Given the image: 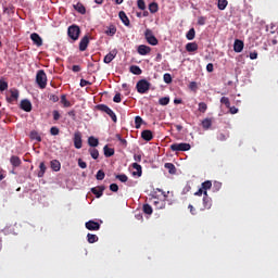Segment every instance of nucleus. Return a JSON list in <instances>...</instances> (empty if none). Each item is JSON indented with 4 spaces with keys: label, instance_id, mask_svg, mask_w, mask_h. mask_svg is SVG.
<instances>
[{
    "label": "nucleus",
    "instance_id": "nucleus-1",
    "mask_svg": "<svg viewBox=\"0 0 278 278\" xmlns=\"http://www.w3.org/2000/svg\"><path fill=\"white\" fill-rule=\"evenodd\" d=\"M136 89L139 94H146V92L151 90V83H149L147 79H141L137 83Z\"/></svg>",
    "mask_w": 278,
    "mask_h": 278
},
{
    "label": "nucleus",
    "instance_id": "nucleus-2",
    "mask_svg": "<svg viewBox=\"0 0 278 278\" xmlns=\"http://www.w3.org/2000/svg\"><path fill=\"white\" fill-rule=\"evenodd\" d=\"M36 83L43 90V88H47V73H45L42 70H39L36 75Z\"/></svg>",
    "mask_w": 278,
    "mask_h": 278
},
{
    "label": "nucleus",
    "instance_id": "nucleus-3",
    "mask_svg": "<svg viewBox=\"0 0 278 278\" xmlns=\"http://www.w3.org/2000/svg\"><path fill=\"white\" fill-rule=\"evenodd\" d=\"M79 34H81V29L77 25H72L67 28V36L74 41L79 40Z\"/></svg>",
    "mask_w": 278,
    "mask_h": 278
},
{
    "label": "nucleus",
    "instance_id": "nucleus-4",
    "mask_svg": "<svg viewBox=\"0 0 278 278\" xmlns=\"http://www.w3.org/2000/svg\"><path fill=\"white\" fill-rule=\"evenodd\" d=\"M98 110H100V112H104L105 114H108V116H110V118L113 121V123H116V121H117L116 113H114V111H112V109H110V106H108L105 104H100V105H98Z\"/></svg>",
    "mask_w": 278,
    "mask_h": 278
},
{
    "label": "nucleus",
    "instance_id": "nucleus-5",
    "mask_svg": "<svg viewBox=\"0 0 278 278\" xmlns=\"http://www.w3.org/2000/svg\"><path fill=\"white\" fill-rule=\"evenodd\" d=\"M144 36L148 43H150L152 47H156L159 41L157 38L153 35V30L147 29Z\"/></svg>",
    "mask_w": 278,
    "mask_h": 278
},
{
    "label": "nucleus",
    "instance_id": "nucleus-6",
    "mask_svg": "<svg viewBox=\"0 0 278 278\" xmlns=\"http://www.w3.org/2000/svg\"><path fill=\"white\" fill-rule=\"evenodd\" d=\"M172 151H190V149H192V147L190 146V143H173L170 146Z\"/></svg>",
    "mask_w": 278,
    "mask_h": 278
},
{
    "label": "nucleus",
    "instance_id": "nucleus-7",
    "mask_svg": "<svg viewBox=\"0 0 278 278\" xmlns=\"http://www.w3.org/2000/svg\"><path fill=\"white\" fill-rule=\"evenodd\" d=\"M86 229L89 231H99L101 229V225L94 220H89L85 224Z\"/></svg>",
    "mask_w": 278,
    "mask_h": 278
},
{
    "label": "nucleus",
    "instance_id": "nucleus-8",
    "mask_svg": "<svg viewBox=\"0 0 278 278\" xmlns=\"http://www.w3.org/2000/svg\"><path fill=\"white\" fill-rule=\"evenodd\" d=\"M74 147H75V149H81V147H83L81 132H79V131H76L74 134Z\"/></svg>",
    "mask_w": 278,
    "mask_h": 278
},
{
    "label": "nucleus",
    "instance_id": "nucleus-9",
    "mask_svg": "<svg viewBox=\"0 0 278 278\" xmlns=\"http://www.w3.org/2000/svg\"><path fill=\"white\" fill-rule=\"evenodd\" d=\"M104 191H105V187H103V186H98V187L91 188V192H92V194L96 195L97 199H101V197H103Z\"/></svg>",
    "mask_w": 278,
    "mask_h": 278
},
{
    "label": "nucleus",
    "instance_id": "nucleus-10",
    "mask_svg": "<svg viewBox=\"0 0 278 278\" xmlns=\"http://www.w3.org/2000/svg\"><path fill=\"white\" fill-rule=\"evenodd\" d=\"M137 53H139V55H149V53H151V47L140 45L137 49Z\"/></svg>",
    "mask_w": 278,
    "mask_h": 278
},
{
    "label": "nucleus",
    "instance_id": "nucleus-11",
    "mask_svg": "<svg viewBox=\"0 0 278 278\" xmlns=\"http://www.w3.org/2000/svg\"><path fill=\"white\" fill-rule=\"evenodd\" d=\"M30 40H33L34 45H36V47H42V37H40V35H38V33H33L30 35Z\"/></svg>",
    "mask_w": 278,
    "mask_h": 278
},
{
    "label": "nucleus",
    "instance_id": "nucleus-12",
    "mask_svg": "<svg viewBox=\"0 0 278 278\" xmlns=\"http://www.w3.org/2000/svg\"><path fill=\"white\" fill-rule=\"evenodd\" d=\"M244 49V41L237 39L233 43V51L236 53H242V50Z\"/></svg>",
    "mask_w": 278,
    "mask_h": 278
},
{
    "label": "nucleus",
    "instance_id": "nucleus-13",
    "mask_svg": "<svg viewBox=\"0 0 278 278\" xmlns=\"http://www.w3.org/2000/svg\"><path fill=\"white\" fill-rule=\"evenodd\" d=\"M88 45H90V38L85 36L79 42V51H86L88 49Z\"/></svg>",
    "mask_w": 278,
    "mask_h": 278
},
{
    "label": "nucleus",
    "instance_id": "nucleus-14",
    "mask_svg": "<svg viewBox=\"0 0 278 278\" xmlns=\"http://www.w3.org/2000/svg\"><path fill=\"white\" fill-rule=\"evenodd\" d=\"M132 168L136 172H132L134 177H142V166L138 163H132Z\"/></svg>",
    "mask_w": 278,
    "mask_h": 278
},
{
    "label": "nucleus",
    "instance_id": "nucleus-15",
    "mask_svg": "<svg viewBox=\"0 0 278 278\" xmlns=\"http://www.w3.org/2000/svg\"><path fill=\"white\" fill-rule=\"evenodd\" d=\"M21 109L24 110V112H31V101L25 99L21 101Z\"/></svg>",
    "mask_w": 278,
    "mask_h": 278
},
{
    "label": "nucleus",
    "instance_id": "nucleus-16",
    "mask_svg": "<svg viewBox=\"0 0 278 278\" xmlns=\"http://www.w3.org/2000/svg\"><path fill=\"white\" fill-rule=\"evenodd\" d=\"M10 97L7 98L9 103H12L14 101H18V89H11L10 90Z\"/></svg>",
    "mask_w": 278,
    "mask_h": 278
},
{
    "label": "nucleus",
    "instance_id": "nucleus-17",
    "mask_svg": "<svg viewBox=\"0 0 278 278\" xmlns=\"http://www.w3.org/2000/svg\"><path fill=\"white\" fill-rule=\"evenodd\" d=\"M116 50H112L104 56V64H110L116 58Z\"/></svg>",
    "mask_w": 278,
    "mask_h": 278
},
{
    "label": "nucleus",
    "instance_id": "nucleus-18",
    "mask_svg": "<svg viewBox=\"0 0 278 278\" xmlns=\"http://www.w3.org/2000/svg\"><path fill=\"white\" fill-rule=\"evenodd\" d=\"M141 138L147 142H151V140H153V132L151 130H143L141 132Z\"/></svg>",
    "mask_w": 278,
    "mask_h": 278
},
{
    "label": "nucleus",
    "instance_id": "nucleus-19",
    "mask_svg": "<svg viewBox=\"0 0 278 278\" xmlns=\"http://www.w3.org/2000/svg\"><path fill=\"white\" fill-rule=\"evenodd\" d=\"M186 51H188V53L199 51V45H197V42H189L186 45Z\"/></svg>",
    "mask_w": 278,
    "mask_h": 278
},
{
    "label": "nucleus",
    "instance_id": "nucleus-20",
    "mask_svg": "<svg viewBox=\"0 0 278 278\" xmlns=\"http://www.w3.org/2000/svg\"><path fill=\"white\" fill-rule=\"evenodd\" d=\"M50 166L54 173H59L60 168H62V164L58 160H53L50 162Z\"/></svg>",
    "mask_w": 278,
    "mask_h": 278
},
{
    "label": "nucleus",
    "instance_id": "nucleus-21",
    "mask_svg": "<svg viewBox=\"0 0 278 278\" xmlns=\"http://www.w3.org/2000/svg\"><path fill=\"white\" fill-rule=\"evenodd\" d=\"M203 206H204V210L212 208V198L207 197V194L203 197Z\"/></svg>",
    "mask_w": 278,
    "mask_h": 278
},
{
    "label": "nucleus",
    "instance_id": "nucleus-22",
    "mask_svg": "<svg viewBox=\"0 0 278 278\" xmlns=\"http://www.w3.org/2000/svg\"><path fill=\"white\" fill-rule=\"evenodd\" d=\"M29 137L30 140H35V142H42V137H40V134L36 130H31Z\"/></svg>",
    "mask_w": 278,
    "mask_h": 278
},
{
    "label": "nucleus",
    "instance_id": "nucleus-23",
    "mask_svg": "<svg viewBox=\"0 0 278 278\" xmlns=\"http://www.w3.org/2000/svg\"><path fill=\"white\" fill-rule=\"evenodd\" d=\"M10 163L12 164V166H14V168H17V166H21V164H22L21 157L13 155L10 159Z\"/></svg>",
    "mask_w": 278,
    "mask_h": 278
},
{
    "label": "nucleus",
    "instance_id": "nucleus-24",
    "mask_svg": "<svg viewBox=\"0 0 278 278\" xmlns=\"http://www.w3.org/2000/svg\"><path fill=\"white\" fill-rule=\"evenodd\" d=\"M201 188H202V190H204V197H207V190H210L212 188V181L206 180V181L202 182Z\"/></svg>",
    "mask_w": 278,
    "mask_h": 278
},
{
    "label": "nucleus",
    "instance_id": "nucleus-25",
    "mask_svg": "<svg viewBox=\"0 0 278 278\" xmlns=\"http://www.w3.org/2000/svg\"><path fill=\"white\" fill-rule=\"evenodd\" d=\"M47 173V165H45V162H41L39 164V172L37 174V177H45V174Z\"/></svg>",
    "mask_w": 278,
    "mask_h": 278
},
{
    "label": "nucleus",
    "instance_id": "nucleus-26",
    "mask_svg": "<svg viewBox=\"0 0 278 278\" xmlns=\"http://www.w3.org/2000/svg\"><path fill=\"white\" fill-rule=\"evenodd\" d=\"M165 168L168 170L169 175H175V173H177V168L173 163H165Z\"/></svg>",
    "mask_w": 278,
    "mask_h": 278
},
{
    "label": "nucleus",
    "instance_id": "nucleus-27",
    "mask_svg": "<svg viewBox=\"0 0 278 278\" xmlns=\"http://www.w3.org/2000/svg\"><path fill=\"white\" fill-rule=\"evenodd\" d=\"M119 18L126 25V27H129V17H127V14H125L124 11L119 12Z\"/></svg>",
    "mask_w": 278,
    "mask_h": 278
},
{
    "label": "nucleus",
    "instance_id": "nucleus-28",
    "mask_svg": "<svg viewBox=\"0 0 278 278\" xmlns=\"http://www.w3.org/2000/svg\"><path fill=\"white\" fill-rule=\"evenodd\" d=\"M87 240H88L89 244H94V242H99V237L93 233H88Z\"/></svg>",
    "mask_w": 278,
    "mask_h": 278
},
{
    "label": "nucleus",
    "instance_id": "nucleus-29",
    "mask_svg": "<svg viewBox=\"0 0 278 278\" xmlns=\"http://www.w3.org/2000/svg\"><path fill=\"white\" fill-rule=\"evenodd\" d=\"M103 151H104V156L105 157H112V155H114V149L113 148L104 146Z\"/></svg>",
    "mask_w": 278,
    "mask_h": 278
},
{
    "label": "nucleus",
    "instance_id": "nucleus-30",
    "mask_svg": "<svg viewBox=\"0 0 278 278\" xmlns=\"http://www.w3.org/2000/svg\"><path fill=\"white\" fill-rule=\"evenodd\" d=\"M129 71L132 75H142V70L138 65L130 66Z\"/></svg>",
    "mask_w": 278,
    "mask_h": 278
},
{
    "label": "nucleus",
    "instance_id": "nucleus-31",
    "mask_svg": "<svg viewBox=\"0 0 278 278\" xmlns=\"http://www.w3.org/2000/svg\"><path fill=\"white\" fill-rule=\"evenodd\" d=\"M88 144L89 147H93V148L99 147V139L91 136L88 138Z\"/></svg>",
    "mask_w": 278,
    "mask_h": 278
},
{
    "label": "nucleus",
    "instance_id": "nucleus-32",
    "mask_svg": "<svg viewBox=\"0 0 278 278\" xmlns=\"http://www.w3.org/2000/svg\"><path fill=\"white\" fill-rule=\"evenodd\" d=\"M195 36L197 31L194 30V28L189 29L188 33L186 34L187 40H194Z\"/></svg>",
    "mask_w": 278,
    "mask_h": 278
},
{
    "label": "nucleus",
    "instance_id": "nucleus-33",
    "mask_svg": "<svg viewBox=\"0 0 278 278\" xmlns=\"http://www.w3.org/2000/svg\"><path fill=\"white\" fill-rule=\"evenodd\" d=\"M157 10H160V7L157 5L156 2H151L149 4V11L151 12V14H155V12H157Z\"/></svg>",
    "mask_w": 278,
    "mask_h": 278
},
{
    "label": "nucleus",
    "instance_id": "nucleus-34",
    "mask_svg": "<svg viewBox=\"0 0 278 278\" xmlns=\"http://www.w3.org/2000/svg\"><path fill=\"white\" fill-rule=\"evenodd\" d=\"M89 153L92 160H99V150H97L96 148H90Z\"/></svg>",
    "mask_w": 278,
    "mask_h": 278
},
{
    "label": "nucleus",
    "instance_id": "nucleus-35",
    "mask_svg": "<svg viewBox=\"0 0 278 278\" xmlns=\"http://www.w3.org/2000/svg\"><path fill=\"white\" fill-rule=\"evenodd\" d=\"M202 127L203 129H210L212 127V119L211 118H205L202 121Z\"/></svg>",
    "mask_w": 278,
    "mask_h": 278
},
{
    "label": "nucleus",
    "instance_id": "nucleus-36",
    "mask_svg": "<svg viewBox=\"0 0 278 278\" xmlns=\"http://www.w3.org/2000/svg\"><path fill=\"white\" fill-rule=\"evenodd\" d=\"M74 9L76 12H79V14H84L86 12V7H84L81 3L74 5Z\"/></svg>",
    "mask_w": 278,
    "mask_h": 278
},
{
    "label": "nucleus",
    "instance_id": "nucleus-37",
    "mask_svg": "<svg viewBox=\"0 0 278 278\" xmlns=\"http://www.w3.org/2000/svg\"><path fill=\"white\" fill-rule=\"evenodd\" d=\"M229 2L227 0H218L217 8L218 10H225Z\"/></svg>",
    "mask_w": 278,
    "mask_h": 278
},
{
    "label": "nucleus",
    "instance_id": "nucleus-38",
    "mask_svg": "<svg viewBox=\"0 0 278 278\" xmlns=\"http://www.w3.org/2000/svg\"><path fill=\"white\" fill-rule=\"evenodd\" d=\"M61 103L63 104V108H71L72 105L71 101L66 99L65 94L61 96Z\"/></svg>",
    "mask_w": 278,
    "mask_h": 278
},
{
    "label": "nucleus",
    "instance_id": "nucleus-39",
    "mask_svg": "<svg viewBox=\"0 0 278 278\" xmlns=\"http://www.w3.org/2000/svg\"><path fill=\"white\" fill-rule=\"evenodd\" d=\"M106 36H114L116 34V26L111 25L106 30H105Z\"/></svg>",
    "mask_w": 278,
    "mask_h": 278
},
{
    "label": "nucleus",
    "instance_id": "nucleus-40",
    "mask_svg": "<svg viewBox=\"0 0 278 278\" xmlns=\"http://www.w3.org/2000/svg\"><path fill=\"white\" fill-rule=\"evenodd\" d=\"M199 112H201L202 114H205V112H207V104L205 102H200L199 103Z\"/></svg>",
    "mask_w": 278,
    "mask_h": 278
},
{
    "label": "nucleus",
    "instance_id": "nucleus-41",
    "mask_svg": "<svg viewBox=\"0 0 278 278\" xmlns=\"http://www.w3.org/2000/svg\"><path fill=\"white\" fill-rule=\"evenodd\" d=\"M135 127L136 129H140V127H142V117L140 116L135 117Z\"/></svg>",
    "mask_w": 278,
    "mask_h": 278
},
{
    "label": "nucleus",
    "instance_id": "nucleus-42",
    "mask_svg": "<svg viewBox=\"0 0 278 278\" xmlns=\"http://www.w3.org/2000/svg\"><path fill=\"white\" fill-rule=\"evenodd\" d=\"M160 105H168L170 103V98L169 97H163L159 100Z\"/></svg>",
    "mask_w": 278,
    "mask_h": 278
},
{
    "label": "nucleus",
    "instance_id": "nucleus-43",
    "mask_svg": "<svg viewBox=\"0 0 278 278\" xmlns=\"http://www.w3.org/2000/svg\"><path fill=\"white\" fill-rule=\"evenodd\" d=\"M96 178L98 179V181H103V179H105V173L103 170H98Z\"/></svg>",
    "mask_w": 278,
    "mask_h": 278
},
{
    "label": "nucleus",
    "instance_id": "nucleus-44",
    "mask_svg": "<svg viewBox=\"0 0 278 278\" xmlns=\"http://www.w3.org/2000/svg\"><path fill=\"white\" fill-rule=\"evenodd\" d=\"M143 212H144V214L151 215V214H153V208L151 207V205L144 204L143 205Z\"/></svg>",
    "mask_w": 278,
    "mask_h": 278
},
{
    "label": "nucleus",
    "instance_id": "nucleus-45",
    "mask_svg": "<svg viewBox=\"0 0 278 278\" xmlns=\"http://www.w3.org/2000/svg\"><path fill=\"white\" fill-rule=\"evenodd\" d=\"M116 179H118L119 181H122V184H126L128 177H127V175H125V174H119V175L116 176Z\"/></svg>",
    "mask_w": 278,
    "mask_h": 278
},
{
    "label": "nucleus",
    "instance_id": "nucleus-46",
    "mask_svg": "<svg viewBox=\"0 0 278 278\" xmlns=\"http://www.w3.org/2000/svg\"><path fill=\"white\" fill-rule=\"evenodd\" d=\"M220 103H223L224 105H226V108H230V105H231V102H229V98H227V97H223V98L220 99Z\"/></svg>",
    "mask_w": 278,
    "mask_h": 278
},
{
    "label": "nucleus",
    "instance_id": "nucleus-47",
    "mask_svg": "<svg viewBox=\"0 0 278 278\" xmlns=\"http://www.w3.org/2000/svg\"><path fill=\"white\" fill-rule=\"evenodd\" d=\"M4 90H8V81L0 80V92H3Z\"/></svg>",
    "mask_w": 278,
    "mask_h": 278
},
{
    "label": "nucleus",
    "instance_id": "nucleus-48",
    "mask_svg": "<svg viewBox=\"0 0 278 278\" xmlns=\"http://www.w3.org/2000/svg\"><path fill=\"white\" fill-rule=\"evenodd\" d=\"M137 5L139 10H147V4L144 3V0H138Z\"/></svg>",
    "mask_w": 278,
    "mask_h": 278
},
{
    "label": "nucleus",
    "instance_id": "nucleus-49",
    "mask_svg": "<svg viewBox=\"0 0 278 278\" xmlns=\"http://www.w3.org/2000/svg\"><path fill=\"white\" fill-rule=\"evenodd\" d=\"M163 79H164L165 84H172L173 76H170V74H164Z\"/></svg>",
    "mask_w": 278,
    "mask_h": 278
},
{
    "label": "nucleus",
    "instance_id": "nucleus-50",
    "mask_svg": "<svg viewBox=\"0 0 278 278\" xmlns=\"http://www.w3.org/2000/svg\"><path fill=\"white\" fill-rule=\"evenodd\" d=\"M50 134L51 136H58V134H60V129L58 127H52L50 129Z\"/></svg>",
    "mask_w": 278,
    "mask_h": 278
},
{
    "label": "nucleus",
    "instance_id": "nucleus-51",
    "mask_svg": "<svg viewBox=\"0 0 278 278\" xmlns=\"http://www.w3.org/2000/svg\"><path fill=\"white\" fill-rule=\"evenodd\" d=\"M116 138H117V140H119V142H121V144H122L123 147H127V140L123 139V138L121 137V135H117Z\"/></svg>",
    "mask_w": 278,
    "mask_h": 278
},
{
    "label": "nucleus",
    "instance_id": "nucleus-52",
    "mask_svg": "<svg viewBox=\"0 0 278 278\" xmlns=\"http://www.w3.org/2000/svg\"><path fill=\"white\" fill-rule=\"evenodd\" d=\"M110 190H111L112 192H118V185H116V184H111V185H110Z\"/></svg>",
    "mask_w": 278,
    "mask_h": 278
},
{
    "label": "nucleus",
    "instance_id": "nucleus-53",
    "mask_svg": "<svg viewBox=\"0 0 278 278\" xmlns=\"http://www.w3.org/2000/svg\"><path fill=\"white\" fill-rule=\"evenodd\" d=\"M86 86H90V81H88L86 79H80V87L86 88Z\"/></svg>",
    "mask_w": 278,
    "mask_h": 278
},
{
    "label": "nucleus",
    "instance_id": "nucleus-54",
    "mask_svg": "<svg viewBox=\"0 0 278 278\" xmlns=\"http://www.w3.org/2000/svg\"><path fill=\"white\" fill-rule=\"evenodd\" d=\"M114 103H121L122 99H121V93H116L113 98Z\"/></svg>",
    "mask_w": 278,
    "mask_h": 278
},
{
    "label": "nucleus",
    "instance_id": "nucleus-55",
    "mask_svg": "<svg viewBox=\"0 0 278 278\" xmlns=\"http://www.w3.org/2000/svg\"><path fill=\"white\" fill-rule=\"evenodd\" d=\"M78 166L80 168H87L88 164H86V162H84L81 159L78 160Z\"/></svg>",
    "mask_w": 278,
    "mask_h": 278
},
{
    "label": "nucleus",
    "instance_id": "nucleus-56",
    "mask_svg": "<svg viewBox=\"0 0 278 278\" xmlns=\"http://www.w3.org/2000/svg\"><path fill=\"white\" fill-rule=\"evenodd\" d=\"M50 101H52V103H58V101H60V98L55 94H51L50 96Z\"/></svg>",
    "mask_w": 278,
    "mask_h": 278
},
{
    "label": "nucleus",
    "instance_id": "nucleus-57",
    "mask_svg": "<svg viewBox=\"0 0 278 278\" xmlns=\"http://www.w3.org/2000/svg\"><path fill=\"white\" fill-rule=\"evenodd\" d=\"M206 18L204 16L198 17V25H205Z\"/></svg>",
    "mask_w": 278,
    "mask_h": 278
},
{
    "label": "nucleus",
    "instance_id": "nucleus-58",
    "mask_svg": "<svg viewBox=\"0 0 278 278\" xmlns=\"http://www.w3.org/2000/svg\"><path fill=\"white\" fill-rule=\"evenodd\" d=\"M206 71H207V73H213V72H214V64L208 63V64L206 65Z\"/></svg>",
    "mask_w": 278,
    "mask_h": 278
},
{
    "label": "nucleus",
    "instance_id": "nucleus-59",
    "mask_svg": "<svg viewBox=\"0 0 278 278\" xmlns=\"http://www.w3.org/2000/svg\"><path fill=\"white\" fill-rule=\"evenodd\" d=\"M250 60H257V51L250 53Z\"/></svg>",
    "mask_w": 278,
    "mask_h": 278
},
{
    "label": "nucleus",
    "instance_id": "nucleus-60",
    "mask_svg": "<svg viewBox=\"0 0 278 278\" xmlns=\"http://www.w3.org/2000/svg\"><path fill=\"white\" fill-rule=\"evenodd\" d=\"M72 71L74 73H79V71H81V67L79 65H73Z\"/></svg>",
    "mask_w": 278,
    "mask_h": 278
},
{
    "label": "nucleus",
    "instance_id": "nucleus-61",
    "mask_svg": "<svg viewBox=\"0 0 278 278\" xmlns=\"http://www.w3.org/2000/svg\"><path fill=\"white\" fill-rule=\"evenodd\" d=\"M134 160H135V162H142V155H140V154H135V155H134Z\"/></svg>",
    "mask_w": 278,
    "mask_h": 278
},
{
    "label": "nucleus",
    "instance_id": "nucleus-62",
    "mask_svg": "<svg viewBox=\"0 0 278 278\" xmlns=\"http://www.w3.org/2000/svg\"><path fill=\"white\" fill-rule=\"evenodd\" d=\"M189 88H190V90H197V83L195 81H191L189 84Z\"/></svg>",
    "mask_w": 278,
    "mask_h": 278
},
{
    "label": "nucleus",
    "instance_id": "nucleus-63",
    "mask_svg": "<svg viewBox=\"0 0 278 278\" xmlns=\"http://www.w3.org/2000/svg\"><path fill=\"white\" fill-rule=\"evenodd\" d=\"M53 118L54 121H60V112L53 111Z\"/></svg>",
    "mask_w": 278,
    "mask_h": 278
},
{
    "label": "nucleus",
    "instance_id": "nucleus-64",
    "mask_svg": "<svg viewBox=\"0 0 278 278\" xmlns=\"http://www.w3.org/2000/svg\"><path fill=\"white\" fill-rule=\"evenodd\" d=\"M230 114H238V108L231 106L230 108Z\"/></svg>",
    "mask_w": 278,
    "mask_h": 278
}]
</instances>
